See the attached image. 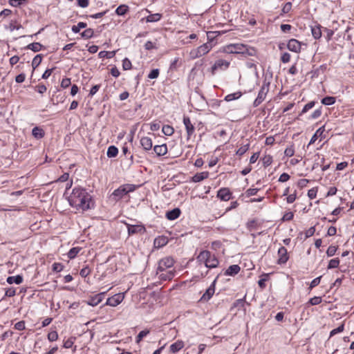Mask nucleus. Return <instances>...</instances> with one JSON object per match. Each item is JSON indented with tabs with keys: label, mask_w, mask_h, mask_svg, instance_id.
I'll list each match as a JSON object with an SVG mask.
<instances>
[{
	"label": "nucleus",
	"mask_w": 354,
	"mask_h": 354,
	"mask_svg": "<svg viewBox=\"0 0 354 354\" xmlns=\"http://www.w3.org/2000/svg\"><path fill=\"white\" fill-rule=\"evenodd\" d=\"M241 268L238 265L230 266L225 272L226 276H234L238 274Z\"/></svg>",
	"instance_id": "nucleus-19"
},
{
	"label": "nucleus",
	"mask_w": 354,
	"mask_h": 354,
	"mask_svg": "<svg viewBox=\"0 0 354 354\" xmlns=\"http://www.w3.org/2000/svg\"><path fill=\"white\" fill-rule=\"evenodd\" d=\"M63 265L60 263H55L53 265V270L57 272H61L63 270Z\"/></svg>",
	"instance_id": "nucleus-58"
},
{
	"label": "nucleus",
	"mask_w": 354,
	"mask_h": 354,
	"mask_svg": "<svg viewBox=\"0 0 354 354\" xmlns=\"http://www.w3.org/2000/svg\"><path fill=\"white\" fill-rule=\"evenodd\" d=\"M132 64L131 61L128 58H124L122 60V68L124 71L129 70L131 68Z\"/></svg>",
	"instance_id": "nucleus-41"
},
{
	"label": "nucleus",
	"mask_w": 354,
	"mask_h": 354,
	"mask_svg": "<svg viewBox=\"0 0 354 354\" xmlns=\"http://www.w3.org/2000/svg\"><path fill=\"white\" fill-rule=\"evenodd\" d=\"M15 294H16V290H15V288H8V289H7V290H6L5 295H6V297H11L15 296Z\"/></svg>",
	"instance_id": "nucleus-61"
},
{
	"label": "nucleus",
	"mask_w": 354,
	"mask_h": 354,
	"mask_svg": "<svg viewBox=\"0 0 354 354\" xmlns=\"http://www.w3.org/2000/svg\"><path fill=\"white\" fill-rule=\"evenodd\" d=\"M223 51L229 54H242L245 56H254L257 50L242 44H229L224 47Z\"/></svg>",
	"instance_id": "nucleus-3"
},
{
	"label": "nucleus",
	"mask_w": 354,
	"mask_h": 354,
	"mask_svg": "<svg viewBox=\"0 0 354 354\" xmlns=\"http://www.w3.org/2000/svg\"><path fill=\"white\" fill-rule=\"evenodd\" d=\"M32 134L35 138L41 139L44 136L45 133L43 129L35 127L32 130Z\"/></svg>",
	"instance_id": "nucleus-23"
},
{
	"label": "nucleus",
	"mask_w": 354,
	"mask_h": 354,
	"mask_svg": "<svg viewBox=\"0 0 354 354\" xmlns=\"http://www.w3.org/2000/svg\"><path fill=\"white\" fill-rule=\"evenodd\" d=\"M78 6L81 8H86L88 6V0H77Z\"/></svg>",
	"instance_id": "nucleus-62"
},
{
	"label": "nucleus",
	"mask_w": 354,
	"mask_h": 354,
	"mask_svg": "<svg viewBox=\"0 0 354 354\" xmlns=\"http://www.w3.org/2000/svg\"><path fill=\"white\" fill-rule=\"evenodd\" d=\"M337 251V248L334 245H330L326 251V254L328 257H333Z\"/></svg>",
	"instance_id": "nucleus-50"
},
{
	"label": "nucleus",
	"mask_w": 354,
	"mask_h": 354,
	"mask_svg": "<svg viewBox=\"0 0 354 354\" xmlns=\"http://www.w3.org/2000/svg\"><path fill=\"white\" fill-rule=\"evenodd\" d=\"M127 228L129 235L143 233L145 230L144 226L141 225H127Z\"/></svg>",
	"instance_id": "nucleus-16"
},
{
	"label": "nucleus",
	"mask_w": 354,
	"mask_h": 354,
	"mask_svg": "<svg viewBox=\"0 0 354 354\" xmlns=\"http://www.w3.org/2000/svg\"><path fill=\"white\" fill-rule=\"evenodd\" d=\"M115 55V51H105V50H102V51H100L99 53H98V57L100 58H107V59H111V58H113Z\"/></svg>",
	"instance_id": "nucleus-28"
},
{
	"label": "nucleus",
	"mask_w": 354,
	"mask_h": 354,
	"mask_svg": "<svg viewBox=\"0 0 354 354\" xmlns=\"http://www.w3.org/2000/svg\"><path fill=\"white\" fill-rule=\"evenodd\" d=\"M315 104L314 101L309 102L307 103L303 108L301 114H304L308 112L310 109H311Z\"/></svg>",
	"instance_id": "nucleus-43"
},
{
	"label": "nucleus",
	"mask_w": 354,
	"mask_h": 354,
	"mask_svg": "<svg viewBox=\"0 0 354 354\" xmlns=\"http://www.w3.org/2000/svg\"><path fill=\"white\" fill-rule=\"evenodd\" d=\"M291 8H292V3L287 2L283 6L281 12L283 14H287L291 10Z\"/></svg>",
	"instance_id": "nucleus-47"
},
{
	"label": "nucleus",
	"mask_w": 354,
	"mask_h": 354,
	"mask_svg": "<svg viewBox=\"0 0 354 354\" xmlns=\"http://www.w3.org/2000/svg\"><path fill=\"white\" fill-rule=\"evenodd\" d=\"M278 263L279 264H283L287 262L288 260V255L287 250L285 247L281 246L278 250Z\"/></svg>",
	"instance_id": "nucleus-12"
},
{
	"label": "nucleus",
	"mask_w": 354,
	"mask_h": 354,
	"mask_svg": "<svg viewBox=\"0 0 354 354\" xmlns=\"http://www.w3.org/2000/svg\"><path fill=\"white\" fill-rule=\"evenodd\" d=\"M321 278H322V277H321V276H320V277H317V278L314 279L311 281V283H310V290H311V289H313V288L316 287L317 286H318V285L319 284L320 281H321Z\"/></svg>",
	"instance_id": "nucleus-53"
},
{
	"label": "nucleus",
	"mask_w": 354,
	"mask_h": 354,
	"mask_svg": "<svg viewBox=\"0 0 354 354\" xmlns=\"http://www.w3.org/2000/svg\"><path fill=\"white\" fill-rule=\"evenodd\" d=\"M81 250V248L79 247H74L71 248L68 252V257L69 259H74L77 254L80 252Z\"/></svg>",
	"instance_id": "nucleus-32"
},
{
	"label": "nucleus",
	"mask_w": 354,
	"mask_h": 354,
	"mask_svg": "<svg viewBox=\"0 0 354 354\" xmlns=\"http://www.w3.org/2000/svg\"><path fill=\"white\" fill-rule=\"evenodd\" d=\"M324 128H325V126H323L317 130L313 136V137L310 140V144L315 142V140L317 139V137L322 136L323 132L324 131Z\"/></svg>",
	"instance_id": "nucleus-35"
},
{
	"label": "nucleus",
	"mask_w": 354,
	"mask_h": 354,
	"mask_svg": "<svg viewBox=\"0 0 354 354\" xmlns=\"http://www.w3.org/2000/svg\"><path fill=\"white\" fill-rule=\"evenodd\" d=\"M290 179V176L286 173H283L279 178V181L284 183Z\"/></svg>",
	"instance_id": "nucleus-64"
},
{
	"label": "nucleus",
	"mask_w": 354,
	"mask_h": 354,
	"mask_svg": "<svg viewBox=\"0 0 354 354\" xmlns=\"http://www.w3.org/2000/svg\"><path fill=\"white\" fill-rule=\"evenodd\" d=\"M106 292H102L99 294L90 296L86 301V304L91 306H95L99 304L104 298Z\"/></svg>",
	"instance_id": "nucleus-10"
},
{
	"label": "nucleus",
	"mask_w": 354,
	"mask_h": 354,
	"mask_svg": "<svg viewBox=\"0 0 354 354\" xmlns=\"http://www.w3.org/2000/svg\"><path fill=\"white\" fill-rule=\"evenodd\" d=\"M26 0H10L9 3L13 7H18L26 3Z\"/></svg>",
	"instance_id": "nucleus-46"
},
{
	"label": "nucleus",
	"mask_w": 354,
	"mask_h": 354,
	"mask_svg": "<svg viewBox=\"0 0 354 354\" xmlns=\"http://www.w3.org/2000/svg\"><path fill=\"white\" fill-rule=\"evenodd\" d=\"M230 61L219 59L215 62L214 65L211 67L210 71L212 75H214L218 71H225L230 66Z\"/></svg>",
	"instance_id": "nucleus-7"
},
{
	"label": "nucleus",
	"mask_w": 354,
	"mask_h": 354,
	"mask_svg": "<svg viewBox=\"0 0 354 354\" xmlns=\"http://www.w3.org/2000/svg\"><path fill=\"white\" fill-rule=\"evenodd\" d=\"M90 272H91L90 269L86 266V267L83 268L80 270V274L82 277H86L90 274Z\"/></svg>",
	"instance_id": "nucleus-59"
},
{
	"label": "nucleus",
	"mask_w": 354,
	"mask_h": 354,
	"mask_svg": "<svg viewBox=\"0 0 354 354\" xmlns=\"http://www.w3.org/2000/svg\"><path fill=\"white\" fill-rule=\"evenodd\" d=\"M322 26L319 24H316L314 26H311V32L313 37L315 39H318L322 37Z\"/></svg>",
	"instance_id": "nucleus-20"
},
{
	"label": "nucleus",
	"mask_w": 354,
	"mask_h": 354,
	"mask_svg": "<svg viewBox=\"0 0 354 354\" xmlns=\"http://www.w3.org/2000/svg\"><path fill=\"white\" fill-rule=\"evenodd\" d=\"M15 328L18 330H23L25 329V322L24 321L18 322L15 324Z\"/></svg>",
	"instance_id": "nucleus-55"
},
{
	"label": "nucleus",
	"mask_w": 354,
	"mask_h": 354,
	"mask_svg": "<svg viewBox=\"0 0 354 354\" xmlns=\"http://www.w3.org/2000/svg\"><path fill=\"white\" fill-rule=\"evenodd\" d=\"M124 293H118L107 299L105 305L115 307L122 302Z\"/></svg>",
	"instance_id": "nucleus-9"
},
{
	"label": "nucleus",
	"mask_w": 354,
	"mask_h": 354,
	"mask_svg": "<svg viewBox=\"0 0 354 354\" xmlns=\"http://www.w3.org/2000/svg\"><path fill=\"white\" fill-rule=\"evenodd\" d=\"M317 189L316 188H312L308 190V196L310 199H313L317 196Z\"/></svg>",
	"instance_id": "nucleus-56"
},
{
	"label": "nucleus",
	"mask_w": 354,
	"mask_h": 354,
	"mask_svg": "<svg viewBox=\"0 0 354 354\" xmlns=\"http://www.w3.org/2000/svg\"><path fill=\"white\" fill-rule=\"evenodd\" d=\"M159 75V70L158 68L153 69L148 75L149 79H156Z\"/></svg>",
	"instance_id": "nucleus-51"
},
{
	"label": "nucleus",
	"mask_w": 354,
	"mask_h": 354,
	"mask_svg": "<svg viewBox=\"0 0 354 354\" xmlns=\"http://www.w3.org/2000/svg\"><path fill=\"white\" fill-rule=\"evenodd\" d=\"M162 18V14L160 13H155V14H151L148 15L145 19L146 21L148 23H152V22H157L160 21Z\"/></svg>",
	"instance_id": "nucleus-25"
},
{
	"label": "nucleus",
	"mask_w": 354,
	"mask_h": 354,
	"mask_svg": "<svg viewBox=\"0 0 354 354\" xmlns=\"http://www.w3.org/2000/svg\"><path fill=\"white\" fill-rule=\"evenodd\" d=\"M290 55L288 53H284L281 55V60L283 63H288L290 62Z\"/></svg>",
	"instance_id": "nucleus-60"
},
{
	"label": "nucleus",
	"mask_w": 354,
	"mask_h": 354,
	"mask_svg": "<svg viewBox=\"0 0 354 354\" xmlns=\"http://www.w3.org/2000/svg\"><path fill=\"white\" fill-rule=\"evenodd\" d=\"M150 333L149 330H144L140 331L136 338V342L139 344L143 337H146Z\"/></svg>",
	"instance_id": "nucleus-38"
},
{
	"label": "nucleus",
	"mask_w": 354,
	"mask_h": 354,
	"mask_svg": "<svg viewBox=\"0 0 354 354\" xmlns=\"http://www.w3.org/2000/svg\"><path fill=\"white\" fill-rule=\"evenodd\" d=\"M180 214V210L178 208H175L166 213V217L170 221H173L179 217Z\"/></svg>",
	"instance_id": "nucleus-21"
},
{
	"label": "nucleus",
	"mask_w": 354,
	"mask_h": 354,
	"mask_svg": "<svg viewBox=\"0 0 354 354\" xmlns=\"http://www.w3.org/2000/svg\"><path fill=\"white\" fill-rule=\"evenodd\" d=\"M48 339L50 342L56 341L58 339V334L57 331L53 330L48 334Z\"/></svg>",
	"instance_id": "nucleus-44"
},
{
	"label": "nucleus",
	"mask_w": 354,
	"mask_h": 354,
	"mask_svg": "<svg viewBox=\"0 0 354 354\" xmlns=\"http://www.w3.org/2000/svg\"><path fill=\"white\" fill-rule=\"evenodd\" d=\"M153 151L156 155H166L167 153V147L165 144L156 145L153 147Z\"/></svg>",
	"instance_id": "nucleus-22"
},
{
	"label": "nucleus",
	"mask_w": 354,
	"mask_h": 354,
	"mask_svg": "<svg viewBox=\"0 0 354 354\" xmlns=\"http://www.w3.org/2000/svg\"><path fill=\"white\" fill-rule=\"evenodd\" d=\"M208 176H209L208 171H203L201 173H197L192 177V181L194 183H198V182H201V181L207 178Z\"/></svg>",
	"instance_id": "nucleus-18"
},
{
	"label": "nucleus",
	"mask_w": 354,
	"mask_h": 354,
	"mask_svg": "<svg viewBox=\"0 0 354 354\" xmlns=\"http://www.w3.org/2000/svg\"><path fill=\"white\" fill-rule=\"evenodd\" d=\"M335 97L326 96L322 100V103L324 105H332L335 104Z\"/></svg>",
	"instance_id": "nucleus-33"
},
{
	"label": "nucleus",
	"mask_w": 354,
	"mask_h": 354,
	"mask_svg": "<svg viewBox=\"0 0 354 354\" xmlns=\"http://www.w3.org/2000/svg\"><path fill=\"white\" fill-rule=\"evenodd\" d=\"M42 55L39 54L37 55L32 59V66L33 69H35L41 62Z\"/></svg>",
	"instance_id": "nucleus-34"
},
{
	"label": "nucleus",
	"mask_w": 354,
	"mask_h": 354,
	"mask_svg": "<svg viewBox=\"0 0 354 354\" xmlns=\"http://www.w3.org/2000/svg\"><path fill=\"white\" fill-rule=\"evenodd\" d=\"M322 115V110H321V108L320 109H316L315 111H314V112L310 115V116L309 117L310 119H317L318 118H319Z\"/></svg>",
	"instance_id": "nucleus-52"
},
{
	"label": "nucleus",
	"mask_w": 354,
	"mask_h": 354,
	"mask_svg": "<svg viewBox=\"0 0 354 354\" xmlns=\"http://www.w3.org/2000/svg\"><path fill=\"white\" fill-rule=\"evenodd\" d=\"M231 196L232 193L228 188H221L217 192V197L223 201H228Z\"/></svg>",
	"instance_id": "nucleus-13"
},
{
	"label": "nucleus",
	"mask_w": 354,
	"mask_h": 354,
	"mask_svg": "<svg viewBox=\"0 0 354 354\" xmlns=\"http://www.w3.org/2000/svg\"><path fill=\"white\" fill-rule=\"evenodd\" d=\"M26 79V75L24 73H21L16 76L15 81L17 83H22L24 82Z\"/></svg>",
	"instance_id": "nucleus-63"
},
{
	"label": "nucleus",
	"mask_w": 354,
	"mask_h": 354,
	"mask_svg": "<svg viewBox=\"0 0 354 354\" xmlns=\"http://www.w3.org/2000/svg\"><path fill=\"white\" fill-rule=\"evenodd\" d=\"M140 145L146 151L150 150L152 148V140L149 137H143L140 139Z\"/></svg>",
	"instance_id": "nucleus-17"
},
{
	"label": "nucleus",
	"mask_w": 354,
	"mask_h": 354,
	"mask_svg": "<svg viewBox=\"0 0 354 354\" xmlns=\"http://www.w3.org/2000/svg\"><path fill=\"white\" fill-rule=\"evenodd\" d=\"M174 263V261L171 257H165L160 260L158 263V267L157 269V274H160V277L163 280H171L175 274V271L174 270H171L167 271L166 273H163L162 272L165 271L167 269L171 268Z\"/></svg>",
	"instance_id": "nucleus-2"
},
{
	"label": "nucleus",
	"mask_w": 354,
	"mask_h": 354,
	"mask_svg": "<svg viewBox=\"0 0 354 354\" xmlns=\"http://www.w3.org/2000/svg\"><path fill=\"white\" fill-rule=\"evenodd\" d=\"M216 280H214L212 283V284L206 290L205 292L203 295V296L201 298V301H207L209 300L215 292V284Z\"/></svg>",
	"instance_id": "nucleus-14"
},
{
	"label": "nucleus",
	"mask_w": 354,
	"mask_h": 354,
	"mask_svg": "<svg viewBox=\"0 0 354 354\" xmlns=\"http://www.w3.org/2000/svg\"><path fill=\"white\" fill-rule=\"evenodd\" d=\"M75 339V337H71L66 340H64L63 346L66 348H71L74 344Z\"/></svg>",
	"instance_id": "nucleus-42"
},
{
	"label": "nucleus",
	"mask_w": 354,
	"mask_h": 354,
	"mask_svg": "<svg viewBox=\"0 0 354 354\" xmlns=\"http://www.w3.org/2000/svg\"><path fill=\"white\" fill-rule=\"evenodd\" d=\"M183 123L185 126L187 136L189 138L194 132V127L191 122L190 118L187 116H184Z\"/></svg>",
	"instance_id": "nucleus-15"
},
{
	"label": "nucleus",
	"mask_w": 354,
	"mask_h": 354,
	"mask_svg": "<svg viewBox=\"0 0 354 354\" xmlns=\"http://www.w3.org/2000/svg\"><path fill=\"white\" fill-rule=\"evenodd\" d=\"M199 264H204L207 268H214L218 266V261L214 254L208 250L201 251L196 257Z\"/></svg>",
	"instance_id": "nucleus-4"
},
{
	"label": "nucleus",
	"mask_w": 354,
	"mask_h": 354,
	"mask_svg": "<svg viewBox=\"0 0 354 354\" xmlns=\"http://www.w3.org/2000/svg\"><path fill=\"white\" fill-rule=\"evenodd\" d=\"M184 346V342L178 340L170 346V351L172 353H176L180 351Z\"/></svg>",
	"instance_id": "nucleus-26"
},
{
	"label": "nucleus",
	"mask_w": 354,
	"mask_h": 354,
	"mask_svg": "<svg viewBox=\"0 0 354 354\" xmlns=\"http://www.w3.org/2000/svg\"><path fill=\"white\" fill-rule=\"evenodd\" d=\"M70 205L79 211L91 208L93 201L91 195L84 189L74 188L68 198Z\"/></svg>",
	"instance_id": "nucleus-1"
},
{
	"label": "nucleus",
	"mask_w": 354,
	"mask_h": 354,
	"mask_svg": "<svg viewBox=\"0 0 354 354\" xmlns=\"http://www.w3.org/2000/svg\"><path fill=\"white\" fill-rule=\"evenodd\" d=\"M344 329V324H342L340 325L339 326H338L337 328H335L333 330H332L330 333V337H332L339 333H342Z\"/></svg>",
	"instance_id": "nucleus-48"
},
{
	"label": "nucleus",
	"mask_w": 354,
	"mask_h": 354,
	"mask_svg": "<svg viewBox=\"0 0 354 354\" xmlns=\"http://www.w3.org/2000/svg\"><path fill=\"white\" fill-rule=\"evenodd\" d=\"M322 301L321 297H314L309 300L308 303L312 306H315L319 304Z\"/></svg>",
	"instance_id": "nucleus-45"
},
{
	"label": "nucleus",
	"mask_w": 354,
	"mask_h": 354,
	"mask_svg": "<svg viewBox=\"0 0 354 354\" xmlns=\"http://www.w3.org/2000/svg\"><path fill=\"white\" fill-rule=\"evenodd\" d=\"M339 259H337V258L333 259L330 260L328 265V269L336 268L339 266Z\"/></svg>",
	"instance_id": "nucleus-40"
},
{
	"label": "nucleus",
	"mask_w": 354,
	"mask_h": 354,
	"mask_svg": "<svg viewBox=\"0 0 354 354\" xmlns=\"http://www.w3.org/2000/svg\"><path fill=\"white\" fill-rule=\"evenodd\" d=\"M71 79L70 78H64L62 79V82H61V86L63 88H68L70 85H71Z\"/></svg>",
	"instance_id": "nucleus-54"
},
{
	"label": "nucleus",
	"mask_w": 354,
	"mask_h": 354,
	"mask_svg": "<svg viewBox=\"0 0 354 354\" xmlns=\"http://www.w3.org/2000/svg\"><path fill=\"white\" fill-rule=\"evenodd\" d=\"M42 48V45L39 42H34L26 46L27 49H30L33 52H39Z\"/></svg>",
	"instance_id": "nucleus-30"
},
{
	"label": "nucleus",
	"mask_w": 354,
	"mask_h": 354,
	"mask_svg": "<svg viewBox=\"0 0 354 354\" xmlns=\"http://www.w3.org/2000/svg\"><path fill=\"white\" fill-rule=\"evenodd\" d=\"M86 26V24L84 22H79L77 26H73L72 27V31L74 33H78L81 28H84Z\"/></svg>",
	"instance_id": "nucleus-39"
},
{
	"label": "nucleus",
	"mask_w": 354,
	"mask_h": 354,
	"mask_svg": "<svg viewBox=\"0 0 354 354\" xmlns=\"http://www.w3.org/2000/svg\"><path fill=\"white\" fill-rule=\"evenodd\" d=\"M6 281L9 284H20L23 282V277L21 275L11 276L7 278Z\"/></svg>",
	"instance_id": "nucleus-24"
},
{
	"label": "nucleus",
	"mask_w": 354,
	"mask_h": 354,
	"mask_svg": "<svg viewBox=\"0 0 354 354\" xmlns=\"http://www.w3.org/2000/svg\"><path fill=\"white\" fill-rule=\"evenodd\" d=\"M212 45L209 42L202 44L196 49L191 52V55L194 58L200 57L206 55L212 49Z\"/></svg>",
	"instance_id": "nucleus-8"
},
{
	"label": "nucleus",
	"mask_w": 354,
	"mask_h": 354,
	"mask_svg": "<svg viewBox=\"0 0 354 354\" xmlns=\"http://www.w3.org/2000/svg\"><path fill=\"white\" fill-rule=\"evenodd\" d=\"M287 48L290 51L299 53L301 50V42L295 39H291L288 42Z\"/></svg>",
	"instance_id": "nucleus-11"
},
{
	"label": "nucleus",
	"mask_w": 354,
	"mask_h": 354,
	"mask_svg": "<svg viewBox=\"0 0 354 354\" xmlns=\"http://www.w3.org/2000/svg\"><path fill=\"white\" fill-rule=\"evenodd\" d=\"M270 82L265 79L263 82V84L261 87V89L258 93L257 97L254 100L253 102L254 107H257L259 106L263 100L266 99L267 93L269 91Z\"/></svg>",
	"instance_id": "nucleus-6"
},
{
	"label": "nucleus",
	"mask_w": 354,
	"mask_h": 354,
	"mask_svg": "<svg viewBox=\"0 0 354 354\" xmlns=\"http://www.w3.org/2000/svg\"><path fill=\"white\" fill-rule=\"evenodd\" d=\"M162 131L165 136H171L174 132V129L171 126L164 125Z\"/></svg>",
	"instance_id": "nucleus-36"
},
{
	"label": "nucleus",
	"mask_w": 354,
	"mask_h": 354,
	"mask_svg": "<svg viewBox=\"0 0 354 354\" xmlns=\"http://www.w3.org/2000/svg\"><path fill=\"white\" fill-rule=\"evenodd\" d=\"M118 153V149L114 145H111L108 148L106 155H117Z\"/></svg>",
	"instance_id": "nucleus-49"
},
{
	"label": "nucleus",
	"mask_w": 354,
	"mask_h": 354,
	"mask_svg": "<svg viewBox=\"0 0 354 354\" xmlns=\"http://www.w3.org/2000/svg\"><path fill=\"white\" fill-rule=\"evenodd\" d=\"M136 188V186L132 184L122 185L114 190L111 196V199L115 201H118L122 198L128 193L133 192Z\"/></svg>",
	"instance_id": "nucleus-5"
},
{
	"label": "nucleus",
	"mask_w": 354,
	"mask_h": 354,
	"mask_svg": "<svg viewBox=\"0 0 354 354\" xmlns=\"http://www.w3.org/2000/svg\"><path fill=\"white\" fill-rule=\"evenodd\" d=\"M94 35V31L92 28H87L81 33V35L84 39H90Z\"/></svg>",
	"instance_id": "nucleus-37"
},
{
	"label": "nucleus",
	"mask_w": 354,
	"mask_h": 354,
	"mask_svg": "<svg viewBox=\"0 0 354 354\" xmlns=\"http://www.w3.org/2000/svg\"><path fill=\"white\" fill-rule=\"evenodd\" d=\"M129 11V6L125 5V4H122V5H120L119 6L116 10H115V13L116 15H118V16H123L127 12Z\"/></svg>",
	"instance_id": "nucleus-27"
},
{
	"label": "nucleus",
	"mask_w": 354,
	"mask_h": 354,
	"mask_svg": "<svg viewBox=\"0 0 354 354\" xmlns=\"http://www.w3.org/2000/svg\"><path fill=\"white\" fill-rule=\"evenodd\" d=\"M259 189L257 188H250L245 192L247 196H252L256 195L258 192Z\"/></svg>",
	"instance_id": "nucleus-57"
},
{
	"label": "nucleus",
	"mask_w": 354,
	"mask_h": 354,
	"mask_svg": "<svg viewBox=\"0 0 354 354\" xmlns=\"http://www.w3.org/2000/svg\"><path fill=\"white\" fill-rule=\"evenodd\" d=\"M167 243V239L165 236H159L154 240V245L156 247H162Z\"/></svg>",
	"instance_id": "nucleus-29"
},
{
	"label": "nucleus",
	"mask_w": 354,
	"mask_h": 354,
	"mask_svg": "<svg viewBox=\"0 0 354 354\" xmlns=\"http://www.w3.org/2000/svg\"><path fill=\"white\" fill-rule=\"evenodd\" d=\"M241 95L242 93L240 91L234 93H230L225 96V100H226L227 102H230L239 99V97H241Z\"/></svg>",
	"instance_id": "nucleus-31"
}]
</instances>
